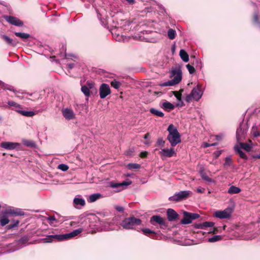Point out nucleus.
I'll return each mask as SVG.
<instances>
[{
  "mask_svg": "<svg viewBox=\"0 0 260 260\" xmlns=\"http://www.w3.org/2000/svg\"><path fill=\"white\" fill-rule=\"evenodd\" d=\"M82 231L83 229L79 228L65 234L50 235L43 238L42 240L45 243H50L54 240L62 241L72 238L80 234Z\"/></svg>",
  "mask_w": 260,
  "mask_h": 260,
  "instance_id": "f257e3e1",
  "label": "nucleus"
},
{
  "mask_svg": "<svg viewBox=\"0 0 260 260\" xmlns=\"http://www.w3.org/2000/svg\"><path fill=\"white\" fill-rule=\"evenodd\" d=\"M167 131L169 132L167 140L170 142L171 146L175 147L181 142L180 135L177 128L173 124H170Z\"/></svg>",
  "mask_w": 260,
  "mask_h": 260,
  "instance_id": "f03ea898",
  "label": "nucleus"
},
{
  "mask_svg": "<svg viewBox=\"0 0 260 260\" xmlns=\"http://www.w3.org/2000/svg\"><path fill=\"white\" fill-rule=\"evenodd\" d=\"M170 77L173 79L168 81L162 83L161 86L166 87L176 85L182 79V72L179 68H172L170 72Z\"/></svg>",
  "mask_w": 260,
  "mask_h": 260,
  "instance_id": "7ed1b4c3",
  "label": "nucleus"
},
{
  "mask_svg": "<svg viewBox=\"0 0 260 260\" xmlns=\"http://www.w3.org/2000/svg\"><path fill=\"white\" fill-rule=\"evenodd\" d=\"M142 221L139 218H136L134 216L124 218L119 223V225L124 230H135V227L140 225Z\"/></svg>",
  "mask_w": 260,
  "mask_h": 260,
  "instance_id": "20e7f679",
  "label": "nucleus"
},
{
  "mask_svg": "<svg viewBox=\"0 0 260 260\" xmlns=\"http://www.w3.org/2000/svg\"><path fill=\"white\" fill-rule=\"evenodd\" d=\"M202 85L198 84L191 90L190 94H187L185 98V101L190 103L192 100L195 101H199L202 98L204 90L202 88Z\"/></svg>",
  "mask_w": 260,
  "mask_h": 260,
  "instance_id": "39448f33",
  "label": "nucleus"
},
{
  "mask_svg": "<svg viewBox=\"0 0 260 260\" xmlns=\"http://www.w3.org/2000/svg\"><path fill=\"white\" fill-rule=\"evenodd\" d=\"M120 221L118 217H114L111 219H106L101 221L100 224L102 226V229L104 231H110L116 230V226L120 228Z\"/></svg>",
  "mask_w": 260,
  "mask_h": 260,
  "instance_id": "423d86ee",
  "label": "nucleus"
},
{
  "mask_svg": "<svg viewBox=\"0 0 260 260\" xmlns=\"http://www.w3.org/2000/svg\"><path fill=\"white\" fill-rule=\"evenodd\" d=\"M8 105L13 107L12 110L15 111L23 116L30 117L33 116L35 114L34 111L22 110L21 106L14 101H9L8 102Z\"/></svg>",
  "mask_w": 260,
  "mask_h": 260,
  "instance_id": "0eeeda50",
  "label": "nucleus"
},
{
  "mask_svg": "<svg viewBox=\"0 0 260 260\" xmlns=\"http://www.w3.org/2000/svg\"><path fill=\"white\" fill-rule=\"evenodd\" d=\"M28 241V238L27 237H22L19 240L15 241L13 243H11L9 245L10 249L7 250V252H12L17 250H19L26 245V243Z\"/></svg>",
  "mask_w": 260,
  "mask_h": 260,
  "instance_id": "6e6552de",
  "label": "nucleus"
},
{
  "mask_svg": "<svg viewBox=\"0 0 260 260\" xmlns=\"http://www.w3.org/2000/svg\"><path fill=\"white\" fill-rule=\"evenodd\" d=\"M190 193L191 191L189 190L180 191L170 197L169 200L170 201L179 202L187 198Z\"/></svg>",
  "mask_w": 260,
  "mask_h": 260,
  "instance_id": "1a4fd4ad",
  "label": "nucleus"
},
{
  "mask_svg": "<svg viewBox=\"0 0 260 260\" xmlns=\"http://www.w3.org/2000/svg\"><path fill=\"white\" fill-rule=\"evenodd\" d=\"M247 128L246 125L244 123L240 124L239 127L237 129V139L238 141H242L244 138L246 134Z\"/></svg>",
  "mask_w": 260,
  "mask_h": 260,
  "instance_id": "9d476101",
  "label": "nucleus"
},
{
  "mask_svg": "<svg viewBox=\"0 0 260 260\" xmlns=\"http://www.w3.org/2000/svg\"><path fill=\"white\" fill-rule=\"evenodd\" d=\"M99 92L100 96L101 99L105 98L107 95L111 93V90L109 86L106 83L102 84L99 89Z\"/></svg>",
  "mask_w": 260,
  "mask_h": 260,
  "instance_id": "9b49d317",
  "label": "nucleus"
},
{
  "mask_svg": "<svg viewBox=\"0 0 260 260\" xmlns=\"http://www.w3.org/2000/svg\"><path fill=\"white\" fill-rule=\"evenodd\" d=\"M61 113L64 118L67 120H72L75 118V114L74 111L71 108H63Z\"/></svg>",
  "mask_w": 260,
  "mask_h": 260,
  "instance_id": "f8f14e48",
  "label": "nucleus"
},
{
  "mask_svg": "<svg viewBox=\"0 0 260 260\" xmlns=\"http://www.w3.org/2000/svg\"><path fill=\"white\" fill-rule=\"evenodd\" d=\"M20 146V143L12 142H3L0 145L1 147L10 150L18 148Z\"/></svg>",
  "mask_w": 260,
  "mask_h": 260,
  "instance_id": "ddd939ff",
  "label": "nucleus"
},
{
  "mask_svg": "<svg viewBox=\"0 0 260 260\" xmlns=\"http://www.w3.org/2000/svg\"><path fill=\"white\" fill-rule=\"evenodd\" d=\"M4 18L7 22H8L9 23L12 25L17 26H22L23 24V23L22 21L14 16H5Z\"/></svg>",
  "mask_w": 260,
  "mask_h": 260,
  "instance_id": "4468645a",
  "label": "nucleus"
},
{
  "mask_svg": "<svg viewBox=\"0 0 260 260\" xmlns=\"http://www.w3.org/2000/svg\"><path fill=\"white\" fill-rule=\"evenodd\" d=\"M159 154L161 157H171L175 156L176 153L172 148L170 149H161L159 151Z\"/></svg>",
  "mask_w": 260,
  "mask_h": 260,
  "instance_id": "2eb2a0df",
  "label": "nucleus"
},
{
  "mask_svg": "<svg viewBox=\"0 0 260 260\" xmlns=\"http://www.w3.org/2000/svg\"><path fill=\"white\" fill-rule=\"evenodd\" d=\"M132 184V181H124L122 183H115L113 182H111L109 184V186L113 188H117V191L119 192L121 191L122 188V187L123 186H128Z\"/></svg>",
  "mask_w": 260,
  "mask_h": 260,
  "instance_id": "dca6fc26",
  "label": "nucleus"
},
{
  "mask_svg": "<svg viewBox=\"0 0 260 260\" xmlns=\"http://www.w3.org/2000/svg\"><path fill=\"white\" fill-rule=\"evenodd\" d=\"M231 212L228 209L223 211H217L215 213V217L220 219L227 218L231 216Z\"/></svg>",
  "mask_w": 260,
  "mask_h": 260,
  "instance_id": "f3484780",
  "label": "nucleus"
},
{
  "mask_svg": "<svg viewBox=\"0 0 260 260\" xmlns=\"http://www.w3.org/2000/svg\"><path fill=\"white\" fill-rule=\"evenodd\" d=\"M215 223L211 221H206L201 223H198L195 225V228L199 229L205 230L207 228H212L214 226Z\"/></svg>",
  "mask_w": 260,
  "mask_h": 260,
  "instance_id": "a211bd4d",
  "label": "nucleus"
},
{
  "mask_svg": "<svg viewBox=\"0 0 260 260\" xmlns=\"http://www.w3.org/2000/svg\"><path fill=\"white\" fill-rule=\"evenodd\" d=\"M150 222L152 224L154 225V222L157 223L160 225H165L164 219L159 215H154L151 217Z\"/></svg>",
  "mask_w": 260,
  "mask_h": 260,
  "instance_id": "6ab92c4d",
  "label": "nucleus"
},
{
  "mask_svg": "<svg viewBox=\"0 0 260 260\" xmlns=\"http://www.w3.org/2000/svg\"><path fill=\"white\" fill-rule=\"evenodd\" d=\"M73 204L76 208H78L79 206H84L85 205V201L83 198L78 196L74 198Z\"/></svg>",
  "mask_w": 260,
  "mask_h": 260,
  "instance_id": "aec40b11",
  "label": "nucleus"
},
{
  "mask_svg": "<svg viewBox=\"0 0 260 260\" xmlns=\"http://www.w3.org/2000/svg\"><path fill=\"white\" fill-rule=\"evenodd\" d=\"M167 216L169 221H174L178 217L177 213L172 209H168L167 210Z\"/></svg>",
  "mask_w": 260,
  "mask_h": 260,
  "instance_id": "412c9836",
  "label": "nucleus"
},
{
  "mask_svg": "<svg viewBox=\"0 0 260 260\" xmlns=\"http://www.w3.org/2000/svg\"><path fill=\"white\" fill-rule=\"evenodd\" d=\"M192 221L190 213L184 211L183 212V218L181 220V223L183 224H187L191 223Z\"/></svg>",
  "mask_w": 260,
  "mask_h": 260,
  "instance_id": "4be33fe9",
  "label": "nucleus"
},
{
  "mask_svg": "<svg viewBox=\"0 0 260 260\" xmlns=\"http://www.w3.org/2000/svg\"><path fill=\"white\" fill-rule=\"evenodd\" d=\"M102 197V195L101 193H93L91 195H90L88 199V201L89 203H92L98 199H100Z\"/></svg>",
  "mask_w": 260,
  "mask_h": 260,
  "instance_id": "5701e85b",
  "label": "nucleus"
},
{
  "mask_svg": "<svg viewBox=\"0 0 260 260\" xmlns=\"http://www.w3.org/2000/svg\"><path fill=\"white\" fill-rule=\"evenodd\" d=\"M179 55L182 59V60L185 62H187L189 61V56L187 52L183 49H181L179 52Z\"/></svg>",
  "mask_w": 260,
  "mask_h": 260,
  "instance_id": "b1692460",
  "label": "nucleus"
},
{
  "mask_svg": "<svg viewBox=\"0 0 260 260\" xmlns=\"http://www.w3.org/2000/svg\"><path fill=\"white\" fill-rule=\"evenodd\" d=\"M0 37L4 39L8 44L14 46L16 45V43L13 41L12 39L7 36L5 35H1Z\"/></svg>",
  "mask_w": 260,
  "mask_h": 260,
  "instance_id": "393cba45",
  "label": "nucleus"
},
{
  "mask_svg": "<svg viewBox=\"0 0 260 260\" xmlns=\"http://www.w3.org/2000/svg\"><path fill=\"white\" fill-rule=\"evenodd\" d=\"M241 191L239 187L235 186H231L228 189V192L230 194H236L238 193Z\"/></svg>",
  "mask_w": 260,
  "mask_h": 260,
  "instance_id": "a878e982",
  "label": "nucleus"
},
{
  "mask_svg": "<svg viewBox=\"0 0 260 260\" xmlns=\"http://www.w3.org/2000/svg\"><path fill=\"white\" fill-rule=\"evenodd\" d=\"M161 107L166 110H173L174 108V106L170 102H166L162 104Z\"/></svg>",
  "mask_w": 260,
  "mask_h": 260,
  "instance_id": "bb28decb",
  "label": "nucleus"
},
{
  "mask_svg": "<svg viewBox=\"0 0 260 260\" xmlns=\"http://www.w3.org/2000/svg\"><path fill=\"white\" fill-rule=\"evenodd\" d=\"M222 237L221 235H215L212 237L209 238L207 239V241L209 243H214L221 240Z\"/></svg>",
  "mask_w": 260,
  "mask_h": 260,
  "instance_id": "cd10ccee",
  "label": "nucleus"
},
{
  "mask_svg": "<svg viewBox=\"0 0 260 260\" xmlns=\"http://www.w3.org/2000/svg\"><path fill=\"white\" fill-rule=\"evenodd\" d=\"M14 34L16 36L20 38L23 40H25L29 38L30 35L24 32H15Z\"/></svg>",
  "mask_w": 260,
  "mask_h": 260,
  "instance_id": "c85d7f7f",
  "label": "nucleus"
},
{
  "mask_svg": "<svg viewBox=\"0 0 260 260\" xmlns=\"http://www.w3.org/2000/svg\"><path fill=\"white\" fill-rule=\"evenodd\" d=\"M81 90L86 98H88L90 96V90L89 89V87L86 85L82 86ZM87 100H88V98H87Z\"/></svg>",
  "mask_w": 260,
  "mask_h": 260,
  "instance_id": "c756f323",
  "label": "nucleus"
},
{
  "mask_svg": "<svg viewBox=\"0 0 260 260\" xmlns=\"http://www.w3.org/2000/svg\"><path fill=\"white\" fill-rule=\"evenodd\" d=\"M150 112L151 114L160 117H162L164 116V114L161 111L153 108L150 109Z\"/></svg>",
  "mask_w": 260,
  "mask_h": 260,
  "instance_id": "7c9ffc66",
  "label": "nucleus"
},
{
  "mask_svg": "<svg viewBox=\"0 0 260 260\" xmlns=\"http://www.w3.org/2000/svg\"><path fill=\"white\" fill-rule=\"evenodd\" d=\"M200 174L202 178L205 180L209 182H211L212 181V179L208 176L203 169L200 170Z\"/></svg>",
  "mask_w": 260,
  "mask_h": 260,
  "instance_id": "2f4dec72",
  "label": "nucleus"
},
{
  "mask_svg": "<svg viewBox=\"0 0 260 260\" xmlns=\"http://www.w3.org/2000/svg\"><path fill=\"white\" fill-rule=\"evenodd\" d=\"M240 145L241 148L244 149L247 152L250 151L252 148V145L249 143H240Z\"/></svg>",
  "mask_w": 260,
  "mask_h": 260,
  "instance_id": "473e14b6",
  "label": "nucleus"
},
{
  "mask_svg": "<svg viewBox=\"0 0 260 260\" xmlns=\"http://www.w3.org/2000/svg\"><path fill=\"white\" fill-rule=\"evenodd\" d=\"M122 85V83L115 79L113 80L111 82V85L113 88L118 89Z\"/></svg>",
  "mask_w": 260,
  "mask_h": 260,
  "instance_id": "72a5a7b5",
  "label": "nucleus"
},
{
  "mask_svg": "<svg viewBox=\"0 0 260 260\" xmlns=\"http://www.w3.org/2000/svg\"><path fill=\"white\" fill-rule=\"evenodd\" d=\"M142 232H143V234H144L145 235L148 236V237H150L151 238H154V236H150V234H155L154 232H153V231H151L150 229H147V228H143L142 229Z\"/></svg>",
  "mask_w": 260,
  "mask_h": 260,
  "instance_id": "f704fd0d",
  "label": "nucleus"
},
{
  "mask_svg": "<svg viewBox=\"0 0 260 260\" xmlns=\"http://www.w3.org/2000/svg\"><path fill=\"white\" fill-rule=\"evenodd\" d=\"M0 86H2L4 88V89H7L10 91H12L13 92H15V90L14 89V87L13 86L8 84H5L1 81H0Z\"/></svg>",
  "mask_w": 260,
  "mask_h": 260,
  "instance_id": "c9c22d12",
  "label": "nucleus"
},
{
  "mask_svg": "<svg viewBox=\"0 0 260 260\" xmlns=\"http://www.w3.org/2000/svg\"><path fill=\"white\" fill-rule=\"evenodd\" d=\"M168 36L171 40L175 39L176 36V31L172 28H170L168 31Z\"/></svg>",
  "mask_w": 260,
  "mask_h": 260,
  "instance_id": "e433bc0d",
  "label": "nucleus"
},
{
  "mask_svg": "<svg viewBox=\"0 0 260 260\" xmlns=\"http://www.w3.org/2000/svg\"><path fill=\"white\" fill-rule=\"evenodd\" d=\"M9 222V220L6 216H3L0 218V223L2 226H4L8 224Z\"/></svg>",
  "mask_w": 260,
  "mask_h": 260,
  "instance_id": "4c0bfd02",
  "label": "nucleus"
},
{
  "mask_svg": "<svg viewBox=\"0 0 260 260\" xmlns=\"http://www.w3.org/2000/svg\"><path fill=\"white\" fill-rule=\"evenodd\" d=\"M251 134L254 137H257L260 136V133L257 130L256 126H253L251 129Z\"/></svg>",
  "mask_w": 260,
  "mask_h": 260,
  "instance_id": "58836bf2",
  "label": "nucleus"
},
{
  "mask_svg": "<svg viewBox=\"0 0 260 260\" xmlns=\"http://www.w3.org/2000/svg\"><path fill=\"white\" fill-rule=\"evenodd\" d=\"M235 151H236V153H238L241 158H243L244 159H247V157L246 155L241 150L240 148H237L235 149Z\"/></svg>",
  "mask_w": 260,
  "mask_h": 260,
  "instance_id": "ea45409f",
  "label": "nucleus"
},
{
  "mask_svg": "<svg viewBox=\"0 0 260 260\" xmlns=\"http://www.w3.org/2000/svg\"><path fill=\"white\" fill-rule=\"evenodd\" d=\"M127 168L128 169H137L140 168V165L138 164L129 163L127 165Z\"/></svg>",
  "mask_w": 260,
  "mask_h": 260,
  "instance_id": "a19ab883",
  "label": "nucleus"
},
{
  "mask_svg": "<svg viewBox=\"0 0 260 260\" xmlns=\"http://www.w3.org/2000/svg\"><path fill=\"white\" fill-rule=\"evenodd\" d=\"M232 158L231 156H227L225 158V162L223 164V166L224 167H229L232 165Z\"/></svg>",
  "mask_w": 260,
  "mask_h": 260,
  "instance_id": "79ce46f5",
  "label": "nucleus"
},
{
  "mask_svg": "<svg viewBox=\"0 0 260 260\" xmlns=\"http://www.w3.org/2000/svg\"><path fill=\"white\" fill-rule=\"evenodd\" d=\"M25 214L24 212L19 208L14 209V215L15 216H23Z\"/></svg>",
  "mask_w": 260,
  "mask_h": 260,
  "instance_id": "37998d69",
  "label": "nucleus"
},
{
  "mask_svg": "<svg viewBox=\"0 0 260 260\" xmlns=\"http://www.w3.org/2000/svg\"><path fill=\"white\" fill-rule=\"evenodd\" d=\"M57 168L63 172H65L69 169V167L66 164H61L58 166Z\"/></svg>",
  "mask_w": 260,
  "mask_h": 260,
  "instance_id": "c03bdc74",
  "label": "nucleus"
},
{
  "mask_svg": "<svg viewBox=\"0 0 260 260\" xmlns=\"http://www.w3.org/2000/svg\"><path fill=\"white\" fill-rule=\"evenodd\" d=\"M23 143L27 147H34L35 146V143L32 141L25 140L23 141Z\"/></svg>",
  "mask_w": 260,
  "mask_h": 260,
  "instance_id": "a18cd8bd",
  "label": "nucleus"
},
{
  "mask_svg": "<svg viewBox=\"0 0 260 260\" xmlns=\"http://www.w3.org/2000/svg\"><path fill=\"white\" fill-rule=\"evenodd\" d=\"M19 223V220H13L12 223L8 225L9 229H13L18 226Z\"/></svg>",
  "mask_w": 260,
  "mask_h": 260,
  "instance_id": "49530a36",
  "label": "nucleus"
},
{
  "mask_svg": "<svg viewBox=\"0 0 260 260\" xmlns=\"http://www.w3.org/2000/svg\"><path fill=\"white\" fill-rule=\"evenodd\" d=\"M186 67L189 73L190 74H192L195 72L194 68L193 66H191L190 64H187L186 66Z\"/></svg>",
  "mask_w": 260,
  "mask_h": 260,
  "instance_id": "de8ad7c7",
  "label": "nucleus"
},
{
  "mask_svg": "<svg viewBox=\"0 0 260 260\" xmlns=\"http://www.w3.org/2000/svg\"><path fill=\"white\" fill-rule=\"evenodd\" d=\"M157 145L160 146L161 147L165 146V141L163 140L162 138H159L156 142Z\"/></svg>",
  "mask_w": 260,
  "mask_h": 260,
  "instance_id": "09e8293b",
  "label": "nucleus"
},
{
  "mask_svg": "<svg viewBox=\"0 0 260 260\" xmlns=\"http://www.w3.org/2000/svg\"><path fill=\"white\" fill-rule=\"evenodd\" d=\"M14 209L13 208H8L6 210V213L10 215H14Z\"/></svg>",
  "mask_w": 260,
  "mask_h": 260,
  "instance_id": "8fccbe9b",
  "label": "nucleus"
},
{
  "mask_svg": "<svg viewBox=\"0 0 260 260\" xmlns=\"http://www.w3.org/2000/svg\"><path fill=\"white\" fill-rule=\"evenodd\" d=\"M174 95L178 101L181 102V93L177 91H175Z\"/></svg>",
  "mask_w": 260,
  "mask_h": 260,
  "instance_id": "3c124183",
  "label": "nucleus"
},
{
  "mask_svg": "<svg viewBox=\"0 0 260 260\" xmlns=\"http://www.w3.org/2000/svg\"><path fill=\"white\" fill-rule=\"evenodd\" d=\"M46 220H47L48 223L50 225H51L52 224V221H55L56 220V218H55V217L54 216H49V217L46 218Z\"/></svg>",
  "mask_w": 260,
  "mask_h": 260,
  "instance_id": "603ef678",
  "label": "nucleus"
},
{
  "mask_svg": "<svg viewBox=\"0 0 260 260\" xmlns=\"http://www.w3.org/2000/svg\"><path fill=\"white\" fill-rule=\"evenodd\" d=\"M190 215L191 218L192 220L196 219L200 217L199 214H197V213H190Z\"/></svg>",
  "mask_w": 260,
  "mask_h": 260,
  "instance_id": "864d4df0",
  "label": "nucleus"
},
{
  "mask_svg": "<svg viewBox=\"0 0 260 260\" xmlns=\"http://www.w3.org/2000/svg\"><path fill=\"white\" fill-rule=\"evenodd\" d=\"M87 86L89 87V89H92L94 87V84L92 82L87 81L86 83Z\"/></svg>",
  "mask_w": 260,
  "mask_h": 260,
  "instance_id": "5fc2aeb1",
  "label": "nucleus"
},
{
  "mask_svg": "<svg viewBox=\"0 0 260 260\" xmlns=\"http://www.w3.org/2000/svg\"><path fill=\"white\" fill-rule=\"evenodd\" d=\"M14 93L16 97L19 98L21 99L23 98V96L21 95L19 91L15 90V92H14Z\"/></svg>",
  "mask_w": 260,
  "mask_h": 260,
  "instance_id": "6e6d98bb",
  "label": "nucleus"
},
{
  "mask_svg": "<svg viewBox=\"0 0 260 260\" xmlns=\"http://www.w3.org/2000/svg\"><path fill=\"white\" fill-rule=\"evenodd\" d=\"M222 151H216L214 153V155L215 158H218L221 154Z\"/></svg>",
  "mask_w": 260,
  "mask_h": 260,
  "instance_id": "4d7b16f0",
  "label": "nucleus"
},
{
  "mask_svg": "<svg viewBox=\"0 0 260 260\" xmlns=\"http://www.w3.org/2000/svg\"><path fill=\"white\" fill-rule=\"evenodd\" d=\"M115 209L117 211L120 212H123L124 211V208L122 206H116Z\"/></svg>",
  "mask_w": 260,
  "mask_h": 260,
  "instance_id": "13d9d810",
  "label": "nucleus"
},
{
  "mask_svg": "<svg viewBox=\"0 0 260 260\" xmlns=\"http://www.w3.org/2000/svg\"><path fill=\"white\" fill-rule=\"evenodd\" d=\"M140 156L142 158L146 157L147 156V152L144 151V152H141Z\"/></svg>",
  "mask_w": 260,
  "mask_h": 260,
  "instance_id": "bf43d9fd",
  "label": "nucleus"
},
{
  "mask_svg": "<svg viewBox=\"0 0 260 260\" xmlns=\"http://www.w3.org/2000/svg\"><path fill=\"white\" fill-rule=\"evenodd\" d=\"M205 189L202 187H199L197 188V191L199 193H203L204 192Z\"/></svg>",
  "mask_w": 260,
  "mask_h": 260,
  "instance_id": "052dcab7",
  "label": "nucleus"
},
{
  "mask_svg": "<svg viewBox=\"0 0 260 260\" xmlns=\"http://www.w3.org/2000/svg\"><path fill=\"white\" fill-rule=\"evenodd\" d=\"M253 20H254V21L256 23H257L258 22L257 14H256V13L254 14V16H253Z\"/></svg>",
  "mask_w": 260,
  "mask_h": 260,
  "instance_id": "680f3d73",
  "label": "nucleus"
},
{
  "mask_svg": "<svg viewBox=\"0 0 260 260\" xmlns=\"http://www.w3.org/2000/svg\"><path fill=\"white\" fill-rule=\"evenodd\" d=\"M212 228H213V229H212L213 234H215V233H218V228L214 227V226H213Z\"/></svg>",
  "mask_w": 260,
  "mask_h": 260,
  "instance_id": "e2e57ef3",
  "label": "nucleus"
},
{
  "mask_svg": "<svg viewBox=\"0 0 260 260\" xmlns=\"http://www.w3.org/2000/svg\"><path fill=\"white\" fill-rule=\"evenodd\" d=\"M210 146V144H208L207 143H204V144H203V147L204 148H207V147H208Z\"/></svg>",
  "mask_w": 260,
  "mask_h": 260,
  "instance_id": "0e129e2a",
  "label": "nucleus"
},
{
  "mask_svg": "<svg viewBox=\"0 0 260 260\" xmlns=\"http://www.w3.org/2000/svg\"><path fill=\"white\" fill-rule=\"evenodd\" d=\"M216 140H221L222 138V136L221 135H217L216 136Z\"/></svg>",
  "mask_w": 260,
  "mask_h": 260,
  "instance_id": "69168bd1",
  "label": "nucleus"
},
{
  "mask_svg": "<svg viewBox=\"0 0 260 260\" xmlns=\"http://www.w3.org/2000/svg\"><path fill=\"white\" fill-rule=\"evenodd\" d=\"M115 39L117 41H121V37L120 36H117V37L116 38H115Z\"/></svg>",
  "mask_w": 260,
  "mask_h": 260,
  "instance_id": "338daca9",
  "label": "nucleus"
},
{
  "mask_svg": "<svg viewBox=\"0 0 260 260\" xmlns=\"http://www.w3.org/2000/svg\"><path fill=\"white\" fill-rule=\"evenodd\" d=\"M74 67V63H70L68 64V67L70 69H72V68H73Z\"/></svg>",
  "mask_w": 260,
  "mask_h": 260,
  "instance_id": "774afa93",
  "label": "nucleus"
}]
</instances>
